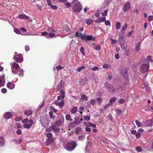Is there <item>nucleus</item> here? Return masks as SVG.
Listing matches in <instances>:
<instances>
[{"instance_id": "4c0bfd02", "label": "nucleus", "mask_w": 153, "mask_h": 153, "mask_svg": "<svg viewBox=\"0 0 153 153\" xmlns=\"http://www.w3.org/2000/svg\"><path fill=\"white\" fill-rule=\"evenodd\" d=\"M111 67L110 65L109 64H105L103 65V68H108Z\"/></svg>"}, {"instance_id": "7c9ffc66", "label": "nucleus", "mask_w": 153, "mask_h": 153, "mask_svg": "<svg viewBox=\"0 0 153 153\" xmlns=\"http://www.w3.org/2000/svg\"><path fill=\"white\" fill-rule=\"evenodd\" d=\"M12 69V72L14 74H16L18 73V70H19V69H15L13 68H11Z\"/></svg>"}, {"instance_id": "5fc2aeb1", "label": "nucleus", "mask_w": 153, "mask_h": 153, "mask_svg": "<svg viewBox=\"0 0 153 153\" xmlns=\"http://www.w3.org/2000/svg\"><path fill=\"white\" fill-rule=\"evenodd\" d=\"M85 138V136L84 135L80 136L79 137V139L80 140H83Z\"/></svg>"}, {"instance_id": "a18cd8bd", "label": "nucleus", "mask_w": 153, "mask_h": 153, "mask_svg": "<svg viewBox=\"0 0 153 153\" xmlns=\"http://www.w3.org/2000/svg\"><path fill=\"white\" fill-rule=\"evenodd\" d=\"M48 31H52L54 33L56 32V30H54V29L51 27H48Z\"/></svg>"}, {"instance_id": "de8ad7c7", "label": "nucleus", "mask_w": 153, "mask_h": 153, "mask_svg": "<svg viewBox=\"0 0 153 153\" xmlns=\"http://www.w3.org/2000/svg\"><path fill=\"white\" fill-rule=\"evenodd\" d=\"M108 11V10H105L104 11V12L102 13V16H107V13Z\"/></svg>"}, {"instance_id": "2eb2a0df", "label": "nucleus", "mask_w": 153, "mask_h": 153, "mask_svg": "<svg viewBox=\"0 0 153 153\" xmlns=\"http://www.w3.org/2000/svg\"><path fill=\"white\" fill-rule=\"evenodd\" d=\"M130 8V3L129 2H127L123 7V10L125 12L127 11Z\"/></svg>"}, {"instance_id": "ddd939ff", "label": "nucleus", "mask_w": 153, "mask_h": 153, "mask_svg": "<svg viewBox=\"0 0 153 153\" xmlns=\"http://www.w3.org/2000/svg\"><path fill=\"white\" fill-rule=\"evenodd\" d=\"M64 85V83L63 81L62 80L60 81L59 83L57 85L56 88V91H58L60 90L62 88V86Z\"/></svg>"}, {"instance_id": "37998d69", "label": "nucleus", "mask_w": 153, "mask_h": 153, "mask_svg": "<svg viewBox=\"0 0 153 153\" xmlns=\"http://www.w3.org/2000/svg\"><path fill=\"white\" fill-rule=\"evenodd\" d=\"M14 31L15 33L18 34H20L21 33L20 30L16 28L14 29Z\"/></svg>"}, {"instance_id": "9d476101", "label": "nucleus", "mask_w": 153, "mask_h": 153, "mask_svg": "<svg viewBox=\"0 0 153 153\" xmlns=\"http://www.w3.org/2000/svg\"><path fill=\"white\" fill-rule=\"evenodd\" d=\"M64 121V119L63 117H61L60 119L55 121L53 124L57 126L61 125Z\"/></svg>"}, {"instance_id": "a211bd4d", "label": "nucleus", "mask_w": 153, "mask_h": 153, "mask_svg": "<svg viewBox=\"0 0 153 153\" xmlns=\"http://www.w3.org/2000/svg\"><path fill=\"white\" fill-rule=\"evenodd\" d=\"M11 68H13L15 69H20V67L19 65L14 62H13L11 65Z\"/></svg>"}, {"instance_id": "a19ab883", "label": "nucleus", "mask_w": 153, "mask_h": 153, "mask_svg": "<svg viewBox=\"0 0 153 153\" xmlns=\"http://www.w3.org/2000/svg\"><path fill=\"white\" fill-rule=\"evenodd\" d=\"M140 43H138L136 47V51L138 52L139 51L140 49Z\"/></svg>"}, {"instance_id": "0eeeda50", "label": "nucleus", "mask_w": 153, "mask_h": 153, "mask_svg": "<svg viewBox=\"0 0 153 153\" xmlns=\"http://www.w3.org/2000/svg\"><path fill=\"white\" fill-rule=\"evenodd\" d=\"M153 124V118L151 120H149L145 122L142 123V127L151 126Z\"/></svg>"}, {"instance_id": "9b49d317", "label": "nucleus", "mask_w": 153, "mask_h": 153, "mask_svg": "<svg viewBox=\"0 0 153 153\" xmlns=\"http://www.w3.org/2000/svg\"><path fill=\"white\" fill-rule=\"evenodd\" d=\"M128 27V25L127 24H125L122 27L121 30L119 34L120 35L124 36L125 35V31Z\"/></svg>"}, {"instance_id": "c85d7f7f", "label": "nucleus", "mask_w": 153, "mask_h": 153, "mask_svg": "<svg viewBox=\"0 0 153 153\" xmlns=\"http://www.w3.org/2000/svg\"><path fill=\"white\" fill-rule=\"evenodd\" d=\"M25 114L28 116L31 115L32 114V112L31 110H26L25 111Z\"/></svg>"}, {"instance_id": "2f4dec72", "label": "nucleus", "mask_w": 153, "mask_h": 153, "mask_svg": "<svg viewBox=\"0 0 153 153\" xmlns=\"http://www.w3.org/2000/svg\"><path fill=\"white\" fill-rule=\"evenodd\" d=\"M115 27L116 29L117 30H119L120 29V24L119 22H116Z\"/></svg>"}, {"instance_id": "6e6d98bb", "label": "nucleus", "mask_w": 153, "mask_h": 153, "mask_svg": "<svg viewBox=\"0 0 153 153\" xmlns=\"http://www.w3.org/2000/svg\"><path fill=\"white\" fill-rule=\"evenodd\" d=\"M64 31H65L66 32L68 33L67 34L69 33H70V30L69 27H66V28L64 30Z\"/></svg>"}, {"instance_id": "680f3d73", "label": "nucleus", "mask_w": 153, "mask_h": 153, "mask_svg": "<svg viewBox=\"0 0 153 153\" xmlns=\"http://www.w3.org/2000/svg\"><path fill=\"white\" fill-rule=\"evenodd\" d=\"M148 20L150 21L153 20V16H149L148 17Z\"/></svg>"}, {"instance_id": "13d9d810", "label": "nucleus", "mask_w": 153, "mask_h": 153, "mask_svg": "<svg viewBox=\"0 0 153 153\" xmlns=\"http://www.w3.org/2000/svg\"><path fill=\"white\" fill-rule=\"evenodd\" d=\"M80 130L81 128L79 127H78L76 128L75 132L76 134H77L80 131Z\"/></svg>"}, {"instance_id": "e2e57ef3", "label": "nucleus", "mask_w": 153, "mask_h": 153, "mask_svg": "<svg viewBox=\"0 0 153 153\" xmlns=\"http://www.w3.org/2000/svg\"><path fill=\"white\" fill-rule=\"evenodd\" d=\"M90 119V117L88 116H85L84 117V119L87 121L89 120Z\"/></svg>"}, {"instance_id": "864d4df0", "label": "nucleus", "mask_w": 153, "mask_h": 153, "mask_svg": "<svg viewBox=\"0 0 153 153\" xmlns=\"http://www.w3.org/2000/svg\"><path fill=\"white\" fill-rule=\"evenodd\" d=\"M136 149L138 152H140L141 151L142 149L140 146H137L136 148Z\"/></svg>"}, {"instance_id": "b1692460", "label": "nucleus", "mask_w": 153, "mask_h": 153, "mask_svg": "<svg viewBox=\"0 0 153 153\" xmlns=\"http://www.w3.org/2000/svg\"><path fill=\"white\" fill-rule=\"evenodd\" d=\"M4 141L3 137L0 136V146H3L4 144Z\"/></svg>"}, {"instance_id": "e433bc0d", "label": "nucleus", "mask_w": 153, "mask_h": 153, "mask_svg": "<svg viewBox=\"0 0 153 153\" xmlns=\"http://www.w3.org/2000/svg\"><path fill=\"white\" fill-rule=\"evenodd\" d=\"M116 112V114L118 115H120L122 112V110L120 109H117L115 110Z\"/></svg>"}, {"instance_id": "20e7f679", "label": "nucleus", "mask_w": 153, "mask_h": 153, "mask_svg": "<svg viewBox=\"0 0 153 153\" xmlns=\"http://www.w3.org/2000/svg\"><path fill=\"white\" fill-rule=\"evenodd\" d=\"M120 73L122 76L125 79H127L128 77V74L126 68L123 66H120L119 68Z\"/></svg>"}, {"instance_id": "6ab92c4d", "label": "nucleus", "mask_w": 153, "mask_h": 153, "mask_svg": "<svg viewBox=\"0 0 153 153\" xmlns=\"http://www.w3.org/2000/svg\"><path fill=\"white\" fill-rule=\"evenodd\" d=\"M106 19V18L105 17H99L96 20V22L98 23H101L102 22H104L105 21Z\"/></svg>"}, {"instance_id": "dca6fc26", "label": "nucleus", "mask_w": 153, "mask_h": 153, "mask_svg": "<svg viewBox=\"0 0 153 153\" xmlns=\"http://www.w3.org/2000/svg\"><path fill=\"white\" fill-rule=\"evenodd\" d=\"M75 36L77 37H80L83 40L85 39V35H83L81 33L79 32H76L75 34Z\"/></svg>"}, {"instance_id": "0e129e2a", "label": "nucleus", "mask_w": 153, "mask_h": 153, "mask_svg": "<svg viewBox=\"0 0 153 153\" xmlns=\"http://www.w3.org/2000/svg\"><path fill=\"white\" fill-rule=\"evenodd\" d=\"M97 101L98 103H100L102 102L101 99L100 98H97Z\"/></svg>"}, {"instance_id": "6e6552de", "label": "nucleus", "mask_w": 153, "mask_h": 153, "mask_svg": "<svg viewBox=\"0 0 153 153\" xmlns=\"http://www.w3.org/2000/svg\"><path fill=\"white\" fill-rule=\"evenodd\" d=\"M149 68V64H144L142 65L140 67V71L143 72H147Z\"/></svg>"}, {"instance_id": "c9c22d12", "label": "nucleus", "mask_w": 153, "mask_h": 153, "mask_svg": "<svg viewBox=\"0 0 153 153\" xmlns=\"http://www.w3.org/2000/svg\"><path fill=\"white\" fill-rule=\"evenodd\" d=\"M77 108L76 107H74L71 110V112L72 113H75L77 110Z\"/></svg>"}, {"instance_id": "f03ea898", "label": "nucleus", "mask_w": 153, "mask_h": 153, "mask_svg": "<svg viewBox=\"0 0 153 153\" xmlns=\"http://www.w3.org/2000/svg\"><path fill=\"white\" fill-rule=\"evenodd\" d=\"M22 123H24L23 126L26 129L30 128L34 123V121L32 120L31 119L29 121L28 119L27 118L22 120Z\"/></svg>"}, {"instance_id": "052dcab7", "label": "nucleus", "mask_w": 153, "mask_h": 153, "mask_svg": "<svg viewBox=\"0 0 153 153\" xmlns=\"http://www.w3.org/2000/svg\"><path fill=\"white\" fill-rule=\"evenodd\" d=\"M111 105L109 104V103H108L107 104H106V105H105L104 107V108L105 109H106V108H108L109 107H110V106Z\"/></svg>"}, {"instance_id": "aec40b11", "label": "nucleus", "mask_w": 153, "mask_h": 153, "mask_svg": "<svg viewBox=\"0 0 153 153\" xmlns=\"http://www.w3.org/2000/svg\"><path fill=\"white\" fill-rule=\"evenodd\" d=\"M83 40L85 41L91 40L94 41L95 40V38H93V36L91 35H88L87 37L85 35V39H84Z\"/></svg>"}, {"instance_id": "4be33fe9", "label": "nucleus", "mask_w": 153, "mask_h": 153, "mask_svg": "<svg viewBox=\"0 0 153 153\" xmlns=\"http://www.w3.org/2000/svg\"><path fill=\"white\" fill-rule=\"evenodd\" d=\"M53 140H54L53 138L47 139L45 143V145L47 146L49 145L52 142Z\"/></svg>"}, {"instance_id": "3c124183", "label": "nucleus", "mask_w": 153, "mask_h": 153, "mask_svg": "<svg viewBox=\"0 0 153 153\" xmlns=\"http://www.w3.org/2000/svg\"><path fill=\"white\" fill-rule=\"evenodd\" d=\"M147 59L148 61L151 62H152L153 61V60L152 59V57L150 56H149L147 57Z\"/></svg>"}, {"instance_id": "5701e85b", "label": "nucleus", "mask_w": 153, "mask_h": 153, "mask_svg": "<svg viewBox=\"0 0 153 153\" xmlns=\"http://www.w3.org/2000/svg\"><path fill=\"white\" fill-rule=\"evenodd\" d=\"M7 86L10 89H12L14 88V84L11 82H9L7 84Z\"/></svg>"}, {"instance_id": "393cba45", "label": "nucleus", "mask_w": 153, "mask_h": 153, "mask_svg": "<svg viewBox=\"0 0 153 153\" xmlns=\"http://www.w3.org/2000/svg\"><path fill=\"white\" fill-rule=\"evenodd\" d=\"M87 127H92L94 128H96V125L94 123H88L86 125Z\"/></svg>"}, {"instance_id": "c756f323", "label": "nucleus", "mask_w": 153, "mask_h": 153, "mask_svg": "<svg viewBox=\"0 0 153 153\" xmlns=\"http://www.w3.org/2000/svg\"><path fill=\"white\" fill-rule=\"evenodd\" d=\"M18 72H19V73L18 74V76L20 77H22L23 76V71L22 69L21 68L18 70Z\"/></svg>"}, {"instance_id": "bf43d9fd", "label": "nucleus", "mask_w": 153, "mask_h": 153, "mask_svg": "<svg viewBox=\"0 0 153 153\" xmlns=\"http://www.w3.org/2000/svg\"><path fill=\"white\" fill-rule=\"evenodd\" d=\"M99 68L98 67H94L91 68V70L94 71H97L98 70Z\"/></svg>"}, {"instance_id": "423d86ee", "label": "nucleus", "mask_w": 153, "mask_h": 153, "mask_svg": "<svg viewBox=\"0 0 153 153\" xmlns=\"http://www.w3.org/2000/svg\"><path fill=\"white\" fill-rule=\"evenodd\" d=\"M118 41L121 47H122L125 45L126 41L125 35L123 36V35H120L119 34Z\"/></svg>"}, {"instance_id": "1a4fd4ad", "label": "nucleus", "mask_w": 153, "mask_h": 153, "mask_svg": "<svg viewBox=\"0 0 153 153\" xmlns=\"http://www.w3.org/2000/svg\"><path fill=\"white\" fill-rule=\"evenodd\" d=\"M13 59L17 62H22L23 61V58L22 55L19 54L17 55H14Z\"/></svg>"}, {"instance_id": "f8f14e48", "label": "nucleus", "mask_w": 153, "mask_h": 153, "mask_svg": "<svg viewBox=\"0 0 153 153\" xmlns=\"http://www.w3.org/2000/svg\"><path fill=\"white\" fill-rule=\"evenodd\" d=\"M55 103L56 105L61 107L64 105V100H57L55 102Z\"/></svg>"}, {"instance_id": "49530a36", "label": "nucleus", "mask_w": 153, "mask_h": 153, "mask_svg": "<svg viewBox=\"0 0 153 153\" xmlns=\"http://www.w3.org/2000/svg\"><path fill=\"white\" fill-rule=\"evenodd\" d=\"M116 100V99L115 97H112L110 100V103H112L114 102Z\"/></svg>"}, {"instance_id": "7ed1b4c3", "label": "nucleus", "mask_w": 153, "mask_h": 153, "mask_svg": "<svg viewBox=\"0 0 153 153\" xmlns=\"http://www.w3.org/2000/svg\"><path fill=\"white\" fill-rule=\"evenodd\" d=\"M76 143L75 141L71 142L68 143L67 144L65 148L68 151H72L76 147Z\"/></svg>"}, {"instance_id": "cd10ccee", "label": "nucleus", "mask_w": 153, "mask_h": 153, "mask_svg": "<svg viewBox=\"0 0 153 153\" xmlns=\"http://www.w3.org/2000/svg\"><path fill=\"white\" fill-rule=\"evenodd\" d=\"M57 36V34L56 35V33H53V32H50L48 35H47L46 37L47 38L48 37V36H49L51 37H53V36Z\"/></svg>"}, {"instance_id": "79ce46f5", "label": "nucleus", "mask_w": 153, "mask_h": 153, "mask_svg": "<svg viewBox=\"0 0 153 153\" xmlns=\"http://www.w3.org/2000/svg\"><path fill=\"white\" fill-rule=\"evenodd\" d=\"M80 51L83 55H85V53L84 51V49L83 47H81L80 48Z\"/></svg>"}, {"instance_id": "774afa93", "label": "nucleus", "mask_w": 153, "mask_h": 153, "mask_svg": "<svg viewBox=\"0 0 153 153\" xmlns=\"http://www.w3.org/2000/svg\"><path fill=\"white\" fill-rule=\"evenodd\" d=\"M56 68L57 70H59L62 68V67L61 65H59L58 66H57L56 67Z\"/></svg>"}, {"instance_id": "72a5a7b5", "label": "nucleus", "mask_w": 153, "mask_h": 153, "mask_svg": "<svg viewBox=\"0 0 153 153\" xmlns=\"http://www.w3.org/2000/svg\"><path fill=\"white\" fill-rule=\"evenodd\" d=\"M85 67L84 66H81L80 67H79L77 68V71H78V72H80L83 69H85Z\"/></svg>"}, {"instance_id": "412c9836", "label": "nucleus", "mask_w": 153, "mask_h": 153, "mask_svg": "<svg viewBox=\"0 0 153 153\" xmlns=\"http://www.w3.org/2000/svg\"><path fill=\"white\" fill-rule=\"evenodd\" d=\"M50 118L52 119L53 120H54L56 119L55 114H54L53 112L52 111H50L49 113Z\"/></svg>"}, {"instance_id": "09e8293b", "label": "nucleus", "mask_w": 153, "mask_h": 153, "mask_svg": "<svg viewBox=\"0 0 153 153\" xmlns=\"http://www.w3.org/2000/svg\"><path fill=\"white\" fill-rule=\"evenodd\" d=\"M4 84V81L0 79V87L3 86Z\"/></svg>"}, {"instance_id": "69168bd1", "label": "nucleus", "mask_w": 153, "mask_h": 153, "mask_svg": "<svg viewBox=\"0 0 153 153\" xmlns=\"http://www.w3.org/2000/svg\"><path fill=\"white\" fill-rule=\"evenodd\" d=\"M105 21V24L106 25H110V22L108 20H107Z\"/></svg>"}, {"instance_id": "8fccbe9b", "label": "nucleus", "mask_w": 153, "mask_h": 153, "mask_svg": "<svg viewBox=\"0 0 153 153\" xmlns=\"http://www.w3.org/2000/svg\"><path fill=\"white\" fill-rule=\"evenodd\" d=\"M70 118L71 116L70 114H67V115H66L65 118L67 120H69L70 119Z\"/></svg>"}, {"instance_id": "603ef678", "label": "nucleus", "mask_w": 153, "mask_h": 153, "mask_svg": "<svg viewBox=\"0 0 153 153\" xmlns=\"http://www.w3.org/2000/svg\"><path fill=\"white\" fill-rule=\"evenodd\" d=\"M96 103V101L94 100H92L90 102V104L92 105H94Z\"/></svg>"}, {"instance_id": "a878e982", "label": "nucleus", "mask_w": 153, "mask_h": 153, "mask_svg": "<svg viewBox=\"0 0 153 153\" xmlns=\"http://www.w3.org/2000/svg\"><path fill=\"white\" fill-rule=\"evenodd\" d=\"M19 17L21 19H29V17L23 14H21L19 16Z\"/></svg>"}, {"instance_id": "4d7b16f0", "label": "nucleus", "mask_w": 153, "mask_h": 153, "mask_svg": "<svg viewBox=\"0 0 153 153\" xmlns=\"http://www.w3.org/2000/svg\"><path fill=\"white\" fill-rule=\"evenodd\" d=\"M66 7L68 8L71 6L70 3L69 2H67L65 4Z\"/></svg>"}, {"instance_id": "58836bf2", "label": "nucleus", "mask_w": 153, "mask_h": 153, "mask_svg": "<svg viewBox=\"0 0 153 153\" xmlns=\"http://www.w3.org/2000/svg\"><path fill=\"white\" fill-rule=\"evenodd\" d=\"M64 95H60V96H59L57 98V100H63L62 99H64Z\"/></svg>"}, {"instance_id": "ea45409f", "label": "nucleus", "mask_w": 153, "mask_h": 153, "mask_svg": "<svg viewBox=\"0 0 153 153\" xmlns=\"http://www.w3.org/2000/svg\"><path fill=\"white\" fill-rule=\"evenodd\" d=\"M45 136L46 137H47L49 138H52L51 137H52V134L51 133H48L46 134Z\"/></svg>"}, {"instance_id": "f257e3e1", "label": "nucleus", "mask_w": 153, "mask_h": 153, "mask_svg": "<svg viewBox=\"0 0 153 153\" xmlns=\"http://www.w3.org/2000/svg\"><path fill=\"white\" fill-rule=\"evenodd\" d=\"M72 9L74 13L79 12L82 9L81 4L77 0H74L71 3Z\"/></svg>"}, {"instance_id": "f3484780", "label": "nucleus", "mask_w": 153, "mask_h": 153, "mask_svg": "<svg viewBox=\"0 0 153 153\" xmlns=\"http://www.w3.org/2000/svg\"><path fill=\"white\" fill-rule=\"evenodd\" d=\"M4 118L5 119H9L11 118L12 116V114L9 112H6L4 115Z\"/></svg>"}, {"instance_id": "39448f33", "label": "nucleus", "mask_w": 153, "mask_h": 153, "mask_svg": "<svg viewBox=\"0 0 153 153\" xmlns=\"http://www.w3.org/2000/svg\"><path fill=\"white\" fill-rule=\"evenodd\" d=\"M105 85L107 90L111 94H114L116 92V89L111 84L106 82Z\"/></svg>"}, {"instance_id": "f704fd0d", "label": "nucleus", "mask_w": 153, "mask_h": 153, "mask_svg": "<svg viewBox=\"0 0 153 153\" xmlns=\"http://www.w3.org/2000/svg\"><path fill=\"white\" fill-rule=\"evenodd\" d=\"M81 99L83 100H87V97L86 95L85 94H82L81 97Z\"/></svg>"}, {"instance_id": "bb28decb", "label": "nucleus", "mask_w": 153, "mask_h": 153, "mask_svg": "<svg viewBox=\"0 0 153 153\" xmlns=\"http://www.w3.org/2000/svg\"><path fill=\"white\" fill-rule=\"evenodd\" d=\"M74 119L75 120V121L74 122L71 123H70V125H73V126H76V125H78L79 124V122L78 121H77L76 120V118H75Z\"/></svg>"}, {"instance_id": "338daca9", "label": "nucleus", "mask_w": 153, "mask_h": 153, "mask_svg": "<svg viewBox=\"0 0 153 153\" xmlns=\"http://www.w3.org/2000/svg\"><path fill=\"white\" fill-rule=\"evenodd\" d=\"M1 91L3 93H5L7 92V91L6 88H3L1 89Z\"/></svg>"}, {"instance_id": "473e14b6", "label": "nucleus", "mask_w": 153, "mask_h": 153, "mask_svg": "<svg viewBox=\"0 0 153 153\" xmlns=\"http://www.w3.org/2000/svg\"><path fill=\"white\" fill-rule=\"evenodd\" d=\"M93 22V21L91 19H88L86 20V23L88 25H91Z\"/></svg>"}, {"instance_id": "c03bdc74", "label": "nucleus", "mask_w": 153, "mask_h": 153, "mask_svg": "<svg viewBox=\"0 0 153 153\" xmlns=\"http://www.w3.org/2000/svg\"><path fill=\"white\" fill-rule=\"evenodd\" d=\"M135 123L138 127H140L141 126V124L137 120H136L135 121Z\"/></svg>"}, {"instance_id": "4468645a", "label": "nucleus", "mask_w": 153, "mask_h": 153, "mask_svg": "<svg viewBox=\"0 0 153 153\" xmlns=\"http://www.w3.org/2000/svg\"><path fill=\"white\" fill-rule=\"evenodd\" d=\"M58 126L53 124L51 126V128L55 132H58L60 131V128Z\"/></svg>"}]
</instances>
